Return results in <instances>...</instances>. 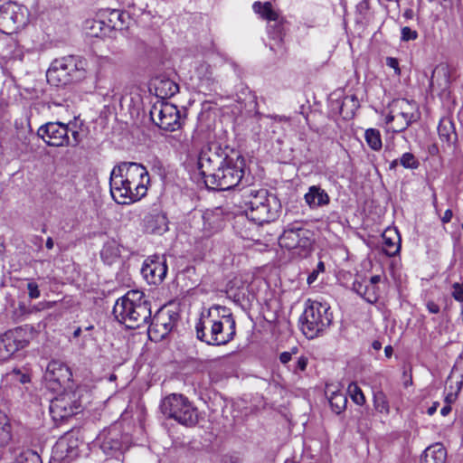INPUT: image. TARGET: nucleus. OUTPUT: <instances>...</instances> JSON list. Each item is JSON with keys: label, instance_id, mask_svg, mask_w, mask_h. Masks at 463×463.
<instances>
[{"label": "nucleus", "instance_id": "nucleus-1", "mask_svg": "<svg viewBox=\"0 0 463 463\" xmlns=\"http://www.w3.org/2000/svg\"><path fill=\"white\" fill-rule=\"evenodd\" d=\"M113 315L128 328H138L151 317L150 302L142 291L129 290L116 301Z\"/></svg>", "mask_w": 463, "mask_h": 463}, {"label": "nucleus", "instance_id": "nucleus-2", "mask_svg": "<svg viewBox=\"0 0 463 463\" xmlns=\"http://www.w3.org/2000/svg\"><path fill=\"white\" fill-rule=\"evenodd\" d=\"M242 203L247 218L257 224L276 220L281 209L278 197L263 188L246 190L242 194Z\"/></svg>", "mask_w": 463, "mask_h": 463}, {"label": "nucleus", "instance_id": "nucleus-3", "mask_svg": "<svg viewBox=\"0 0 463 463\" xmlns=\"http://www.w3.org/2000/svg\"><path fill=\"white\" fill-rule=\"evenodd\" d=\"M248 183L245 158L233 150H230L228 159L205 180L208 188L223 191L239 185L245 186Z\"/></svg>", "mask_w": 463, "mask_h": 463}, {"label": "nucleus", "instance_id": "nucleus-4", "mask_svg": "<svg viewBox=\"0 0 463 463\" xmlns=\"http://www.w3.org/2000/svg\"><path fill=\"white\" fill-rule=\"evenodd\" d=\"M86 61L79 56H65L55 59L46 72L49 83L60 86L67 85L85 77Z\"/></svg>", "mask_w": 463, "mask_h": 463}, {"label": "nucleus", "instance_id": "nucleus-5", "mask_svg": "<svg viewBox=\"0 0 463 463\" xmlns=\"http://www.w3.org/2000/svg\"><path fill=\"white\" fill-rule=\"evenodd\" d=\"M162 413L182 425L193 427L198 422L197 409L182 394L166 396L160 405Z\"/></svg>", "mask_w": 463, "mask_h": 463}, {"label": "nucleus", "instance_id": "nucleus-6", "mask_svg": "<svg viewBox=\"0 0 463 463\" xmlns=\"http://www.w3.org/2000/svg\"><path fill=\"white\" fill-rule=\"evenodd\" d=\"M302 331L307 338H314L329 326L332 314L329 307L318 301H309L303 313Z\"/></svg>", "mask_w": 463, "mask_h": 463}, {"label": "nucleus", "instance_id": "nucleus-7", "mask_svg": "<svg viewBox=\"0 0 463 463\" xmlns=\"http://www.w3.org/2000/svg\"><path fill=\"white\" fill-rule=\"evenodd\" d=\"M313 235L310 230L296 222L287 226L279 236V243L281 248L293 250L294 253L305 257L311 250Z\"/></svg>", "mask_w": 463, "mask_h": 463}, {"label": "nucleus", "instance_id": "nucleus-8", "mask_svg": "<svg viewBox=\"0 0 463 463\" xmlns=\"http://www.w3.org/2000/svg\"><path fill=\"white\" fill-rule=\"evenodd\" d=\"M214 332L211 345H223L233 340L236 335V321L230 308L214 305Z\"/></svg>", "mask_w": 463, "mask_h": 463}, {"label": "nucleus", "instance_id": "nucleus-9", "mask_svg": "<svg viewBox=\"0 0 463 463\" xmlns=\"http://www.w3.org/2000/svg\"><path fill=\"white\" fill-rule=\"evenodd\" d=\"M150 118L157 127L165 131H175L182 126L180 110L174 104L164 100L152 106Z\"/></svg>", "mask_w": 463, "mask_h": 463}, {"label": "nucleus", "instance_id": "nucleus-10", "mask_svg": "<svg viewBox=\"0 0 463 463\" xmlns=\"http://www.w3.org/2000/svg\"><path fill=\"white\" fill-rule=\"evenodd\" d=\"M229 155L230 152L222 149L216 142L209 143L202 149L198 158V168L204 181L209 179V175H213V171L221 167Z\"/></svg>", "mask_w": 463, "mask_h": 463}, {"label": "nucleus", "instance_id": "nucleus-11", "mask_svg": "<svg viewBox=\"0 0 463 463\" xmlns=\"http://www.w3.org/2000/svg\"><path fill=\"white\" fill-rule=\"evenodd\" d=\"M27 22L26 9L14 2H6L0 5V31L12 33L23 27Z\"/></svg>", "mask_w": 463, "mask_h": 463}, {"label": "nucleus", "instance_id": "nucleus-12", "mask_svg": "<svg viewBox=\"0 0 463 463\" xmlns=\"http://www.w3.org/2000/svg\"><path fill=\"white\" fill-rule=\"evenodd\" d=\"M126 168H128V162H123L115 166L111 171L109 178L111 196L116 203L120 204L129 203V194H132Z\"/></svg>", "mask_w": 463, "mask_h": 463}, {"label": "nucleus", "instance_id": "nucleus-13", "mask_svg": "<svg viewBox=\"0 0 463 463\" xmlns=\"http://www.w3.org/2000/svg\"><path fill=\"white\" fill-rule=\"evenodd\" d=\"M126 174L128 175L129 186L131 188L130 203L143 198L147 193V185L150 178L145 166L137 163L128 162Z\"/></svg>", "mask_w": 463, "mask_h": 463}, {"label": "nucleus", "instance_id": "nucleus-14", "mask_svg": "<svg viewBox=\"0 0 463 463\" xmlns=\"http://www.w3.org/2000/svg\"><path fill=\"white\" fill-rule=\"evenodd\" d=\"M80 407L76 392H64L52 400L50 413L53 420H63L76 414Z\"/></svg>", "mask_w": 463, "mask_h": 463}, {"label": "nucleus", "instance_id": "nucleus-15", "mask_svg": "<svg viewBox=\"0 0 463 463\" xmlns=\"http://www.w3.org/2000/svg\"><path fill=\"white\" fill-rule=\"evenodd\" d=\"M71 376L70 368L64 363L52 360L48 364L43 375L45 387L58 392L71 381Z\"/></svg>", "mask_w": 463, "mask_h": 463}, {"label": "nucleus", "instance_id": "nucleus-16", "mask_svg": "<svg viewBox=\"0 0 463 463\" xmlns=\"http://www.w3.org/2000/svg\"><path fill=\"white\" fill-rule=\"evenodd\" d=\"M28 344L26 331L22 327L6 331L0 335V362L8 360L14 353L24 348Z\"/></svg>", "mask_w": 463, "mask_h": 463}, {"label": "nucleus", "instance_id": "nucleus-17", "mask_svg": "<svg viewBox=\"0 0 463 463\" xmlns=\"http://www.w3.org/2000/svg\"><path fill=\"white\" fill-rule=\"evenodd\" d=\"M176 318L175 312L165 308L159 309L148 327L149 338L155 342L164 339L172 331Z\"/></svg>", "mask_w": 463, "mask_h": 463}, {"label": "nucleus", "instance_id": "nucleus-18", "mask_svg": "<svg viewBox=\"0 0 463 463\" xmlns=\"http://www.w3.org/2000/svg\"><path fill=\"white\" fill-rule=\"evenodd\" d=\"M37 135L48 146H68L69 125L61 122H48L39 128Z\"/></svg>", "mask_w": 463, "mask_h": 463}, {"label": "nucleus", "instance_id": "nucleus-19", "mask_svg": "<svg viewBox=\"0 0 463 463\" xmlns=\"http://www.w3.org/2000/svg\"><path fill=\"white\" fill-rule=\"evenodd\" d=\"M98 441L105 454L114 455L128 447L129 439L127 435L121 433L118 425H112L98 436Z\"/></svg>", "mask_w": 463, "mask_h": 463}, {"label": "nucleus", "instance_id": "nucleus-20", "mask_svg": "<svg viewBox=\"0 0 463 463\" xmlns=\"http://www.w3.org/2000/svg\"><path fill=\"white\" fill-rule=\"evenodd\" d=\"M141 273L149 284H160L167 273L165 258L159 255L147 258L143 263Z\"/></svg>", "mask_w": 463, "mask_h": 463}, {"label": "nucleus", "instance_id": "nucleus-21", "mask_svg": "<svg viewBox=\"0 0 463 463\" xmlns=\"http://www.w3.org/2000/svg\"><path fill=\"white\" fill-rule=\"evenodd\" d=\"M395 116L401 119V123L393 129L394 132H401L405 130L411 122L417 118L416 111L417 107L414 103L410 102L408 99H400L392 101Z\"/></svg>", "mask_w": 463, "mask_h": 463}, {"label": "nucleus", "instance_id": "nucleus-22", "mask_svg": "<svg viewBox=\"0 0 463 463\" xmlns=\"http://www.w3.org/2000/svg\"><path fill=\"white\" fill-rule=\"evenodd\" d=\"M252 9L262 19L275 23L274 27L276 31L270 33V34L274 39H279V41H281L283 29L282 18L280 17L279 13L272 8L271 3H261L260 1H257L253 4Z\"/></svg>", "mask_w": 463, "mask_h": 463}, {"label": "nucleus", "instance_id": "nucleus-23", "mask_svg": "<svg viewBox=\"0 0 463 463\" xmlns=\"http://www.w3.org/2000/svg\"><path fill=\"white\" fill-rule=\"evenodd\" d=\"M202 237L209 238L222 231L225 225L223 214L220 209L206 211L201 215Z\"/></svg>", "mask_w": 463, "mask_h": 463}, {"label": "nucleus", "instance_id": "nucleus-24", "mask_svg": "<svg viewBox=\"0 0 463 463\" xmlns=\"http://www.w3.org/2000/svg\"><path fill=\"white\" fill-rule=\"evenodd\" d=\"M214 305L210 307L207 310L202 312L201 317L195 326L196 336L202 342L207 345H212L213 342L214 332Z\"/></svg>", "mask_w": 463, "mask_h": 463}, {"label": "nucleus", "instance_id": "nucleus-25", "mask_svg": "<svg viewBox=\"0 0 463 463\" xmlns=\"http://www.w3.org/2000/svg\"><path fill=\"white\" fill-rule=\"evenodd\" d=\"M304 199L310 209L323 207L328 205L330 203L328 194L318 185L310 186Z\"/></svg>", "mask_w": 463, "mask_h": 463}, {"label": "nucleus", "instance_id": "nucleus-26", "mask_svg": "<svg viewBox=\"0 0 463 463\" xmlns=\"http://www.w3.org/2000/svg\"><path fill=\"white\" fill-rule=\"evenodd\" d=\"M195 77L201 90H212L215 85L213 69L208 63L203 62L196 67Z\"/></svg>", "mask_w": 463, "mask_h": 463}, {"label": "nucleus", "instance_id": "nucleus-27", "mask_svg": "<svg viewBox=\"0 0 463 463\" xmlns=\"http://www.w3.org/2000/svg\"><path fill=\"white\" fill-rule=\"evenodd\" d=\"M383 250L390 257L395 256L401 250V237L394 229H387L383 233Z\"/></svg>", "mask_w": 463, "mask_h": 463}, {"label": "nucleus", "instance_id": "nucleus-28", "mask_svg": "<svg viewBox=\"0 0 463 463\" xmlns=\"http://www.w3.org/2000/svg\"><path fill=\"white\" fill-rule=\"evenodd\" d=\"M353 290L370 304L376 303L379 298L378 286L369 285L366 279L354 280Z\"/></svg>", "mask_w": 463, "mask_h": 463}, {"label": "nucleus", "instance_id": "nucleus-29", "mask_svg": "<svg viewBox=\"0 0 463 463\" xmlns=\"http://www.w3.org/2000/svg\"><path fill=\"white\" fill-rule=\"evenodd\" d=\"M446 458V449L440 443H436L424 450L420 463H445Z\"/></svg>", "mask_w": 463, "mask_h": 463}, {"label": "nucleus", "instance_id": "nucleus-30", "mask_svg": "<svg viewBox=\"0 0 463 463\" xmlns=\"http://www.w3.org/2000/svg\"><path fill=\"white\" fill-rule=\"evenodd\" d=\"M154 88L156 97L162 99L170 98L179 91V86L168 78L156 79L154 81Z\"/></svg>", "mask_w": 463, "mask_h": 463}, {"label": "nucleus", "instance_id": "nucleus-31", "mask_svg": "<svg viewBox=\"0 0 463 463\" xmlns=\"http://www.w3.org/2000/svg\"><path fill=\"white\" fill-rule=\"evenodd\" d=\"M438 133L439 139L446 143L448 146H451L456 143L458 139L455 127L449 118H442L438 126Z\"/></svg>", "mask_w": 463, "mask_h": 463}, {"label": "nucleus", "instance_id": "nucleus-32", "mask_svg": "<svg viewBox=\"0 0 463 463\" xmlns=\"http://www.w3.org/2000/svg\"><path fill=\"white\" fill-rule=\"evenodd\" d=\"M146 227L152 233L162 234L168 230L165 215L161 213L149 214L146 217Z\"/></svg>", "mask_w": 463, "mask_h": 463}, {"label": "nucleus", "instance_id": "nucleus-33", "mask_svg": "<svg viewBox=\"0 0 463 463\" xmlns=\"http://www.w3.org/2000/svg\"><path fill=\"white\" fill-rule=\"evenodd\" d=\"M120 257L119 244L115 240L106 241L100 250V258L104 263L111 265Z\"/></svg>", "mask_w": 463, "mask_h": 463}, {"label": "nucleus", "instance_id": "nucleus-34", "mask_svg": "<svg viewBox=\"0 0 463 463\" xmlns=\"http://www.w3.org/2000/svg\"><path fill=\"white\" fill-rule=\"evenodd\" d=\"M326 392L328 395L332 411L336 414L342 413L346 408V395L341 391H331L329 387H327Z\"/></svg>", "mask_w": 463, "mask_h": 463}, {"label": "nucleus", "instance_id": "nucleus-35", "mask_svg": "<svg viewBox=\"0 0 463 463\" xmlns=\"http://www.w3.org/2000/svg\"><path fill=\"white\" fill-rule=\"evenodd\" d=\"M364 138L367 145L373 150H380L382 148V138L379 130L374 128H369L365 131Z\"/></svg>", "mask_w": 463, "mask_h": 463}, {"label": "nucleus", "instance_id": "nucleus-36", "mask_svg": "<svg viewBox=\"0 0 463 463\" xmlns=\"http://www.w3.org/2000/svg\"><path fill=\"white\" fill-rule=\"evenodd\" d=\"M374 409L383 414H389L390 406L386 395L383 392H378L373 395Z\"/></svg>", "mask_w": 463, "mask_h": 463}, {"label": "nucleus", "instance_id": "nucleus-37", "mask_svg": "<svg viewBox=\"0 0 463 463\" xmlns=\"http://www.w3.org/2000/svg\"><path fill=\"white\" fill-rule=\"evenodd\" d=\"M11 439V426L5 416L0 415V446L6 445Z\"/></svg>", "mask_w": 463, "mask_h": 463}, {"label": "nucleus", "instance_id": "nucleus-38", "mask_svg": "<svg viewBox=\"0 0 463 463\" xmlns=\"http://www.w3.org/2000/svg\"><path fill=\"white\" fill-rule=\"evenodd\" d=\"M352 401L356 403L357 405H364L365 402V397L361 390V388L355 383H351L348 385L347 389Z\"/></svg>", "mask_w": 463, "mask_h": 463}, {"label": "nucleus", "instance_id": "nucleus-39", "mask_svg": "<svg viewBox=\"0 0 463 463\" xmlns=\"http://www.w3.org/2000/svg\"><path fill=\"white\" fill-rule=\"evenodd\" d=\"M400 164L410 169H416L419 166V162L411 153H404L400 158Z\"/></svg>", "mask_w": 463, "mask_h": 463}, {"label": "nucleus", "instance_id": "nucleus-40", "mask_svg": "<svg viewBox=\"0 0 463 463\" xmlns=\"http://www.w3.org/2000/svg\"><path fill=\"white\" fill-rule=\"evenodd\" d=\"M17 463H42L41 457L34 451L24 453Z\"/></svg>", "mask_w": 463, "mask_h": 463}, {"label": "nucleus", "instance_id": "nucleus-41", "mask_svg": "<svg viewBox=\"0 0 463 463\" xmlns=\"http://www.w3.org/2000/svg\"><path fill=\"white\" fill-rule=\"evenodd\" d=\"M436 75H442L444 77V86L449 84V71L446 67H437L433 71L430 81V87L432 88L434 85V77Z\"/></svg>", "mask_w": 463, "mask_h": 463}, {"label": "nucleus", "instance_id": "nucleus-42", "mask_svg": "<svg viewBox=\"0 0 463 463\" xmlns=\"http://www.w3.org/2000/svg\"><path fill=\"white\" fill-rule=\"evenodd\" d=\"M418 38V33L415 30L411 29L408 26L402 28L401 39L403 42L416 40Z\"/></svg>", "mask_w": 463, "mask_h": 463}, {"label": "nucleus", "instance_id": "nucleus-43", "mask_svg": "<svg viewBox=\"0 0 463 463\" xmlns=\"http://www.w3.org/2000/svg\"><path fill=\"white\" fill-rule=\"evenodd\" d=\"M452 297L458 302H463V283L456 282L452 285Z\"/></svg>", "mask_w": 463, "mask_h": 463}, {"label": "nucleus", "instance_id": "nucleus-44", "mask_svg": "<svg viewBox=\"0 0 463 463\" xmlns=\"http://www.w3.org/2000/svg\"><path fill=\"white\" fill-rule=\"evenodd\" d=\"M325 271V264L323 261H319L317 263V269H314L310 274L309 276L307 277V283L309 285H311L312 283H314L317 279V276L320 272H324Z\"/></svg>", "mask_w": 463, "mask_h": 463}, {"label": "nucleus", "instance_id": "nucleus-45", "mask_svg": "<svg viewBox=\"0 0 463 463\" xmlns=\"http://www.w3.org/2000/svg\"><path fill=\"white\" fill-rule=\"evenodd\" d=\"M70 132L71 134V137H69V144H68V146H78L81 142V140H82V137H81V135H80V131L72 129V128H71L69 127V133Z\"/></svg>", "mask_w": 463, "mask_h": 463}, {"label": "nucleus", "instance_id": "nucleus-46", "mask_svg": "<svg viewBox=\"0 0 463 463\" xmlns=\"http://www.w3.org/2000/svg\"><path fill=\"white\" fill-rule=\"evenodd\" d=\"M27 290H28L29 298L32 299L38 298L41 295L38 285L33 281H30L27 284Z\"/></svg>", "mask_w": 463, "mask_h": 463}, {"label": "nucleus", "instance_id": "nucleus-47", "mask_svg": "<svg viewBox=\"0 0 463 463\" xmlns=\"http://www.w3.org/2000/svg\"><path fill=\"white\" fill-rule=\"evenodd\" d=\"M386 65L394 71V74L396 76L401 75V69L399 66V61L396 58L393 57H387L386 58Z\"/></svg>", "mask_w": 463, "mask_h": 463}, {"label": "nucleus", "instance_id": "nucleus-48", "mask_svg": "<svg viewBox=\"0 0 463 463\" xmlns=\"http://www.w3.org/2000/svg\"><path fill=\"white\" fill-rule=\"evenodd\" d=\"M30 311L26 307L24 303H19L18 307L14 310V316L16 317V319H22V317L24 315L29 314Z\"/></svg>", "mask_w": 463, "mask_h": 463}, {"label": "nucleus", "instance_id": "nucleus-49", "mask_svg": "<svg viewBox=\"0 0 463 463\" xmlns=\"http://www.w3.org/2000/svg\"><path fill=\"white\" fill-rule=\"evenodd\" d=\"M13 375H19L17 378V382L20 383H25L29 382V377L27 374L23 373L19 369L13 370Z\"/></svg>", "mask_w": 463, "mask_h": 463}, {"label": "nucleus", "instance_id": "nucleus-50", "mask_svg": "<svg viewBox=\"0 0 463 463\" xmlns=\"http://www.w3.org/2000/svg\"><path fill=\"white\" fill-rule=\"evenodd\" d=\"M308 360L306 356H300L297 363V368L300 371H305L307 365Z\"/></svg>", "mask_w": 463, "mask_h": 463}, {"label": "nucleus", "instance_id": "nucleus-51", "mask_svg": "<svg viewBox=\"0 0 463 463\" xmlns=\"http://www.w3.org/2000/svg\"><path fill=\"white\" fill-rule=\"evenodd\" d=\"M426 306L427 309L431 314H438L439 312V307L434 301H429Z\"/></svg>", "mask_w": 463, "mask_h": 463}, {"label": "nucleus", "instance_id": "nucleus-52", "mask_svg": "<svg viewBox=\"0 0 463 463\" xmlns=\"http://www.w3.org/2000/svg\"><path fill=\"white\" fill-rule=\"evenodd\" d=\"M292 354L289 352H283L279 355V360L282 364H287L291 360Z\"/></svg>", "mask_w": 463, "mask_h": 463}, {"label": "nucleus", "instance_id": "nucleus-53", "mask_svg": "<svg viewBox=\"0 0 463 463\" xmlns=\"http://www.w3.org/2000/svg\"><path fill=\"white\" fill-rule=\"evenodd\" d=\"M395 119H398V118L395 116L393 105L392 104L390 113L386 117V123L390 124V123L393 122Z\"/></svg>", "mask_w": 463, "mask_h": 463}, {"label": "nucleus", "instance_id": "nucleus-54", "mask_svg": "<svg viewBox=\"0 0 463 463\" xmlns=\"http://www.w3.org/2000/svg\"><path fill=\"white\" fill-rule=\"evenodd\" d=\"M452 216H453V213H452V211L451 210H447L443 216L441 217V221L443 223H448L451 221L452 219Z\"/></svg>", "mask_w": 463, "mask_h": 463}, {"label": "nucleus", "instance_id": "nucleus-55", "mask_svg": "<svg viewBox=\"0 0 463 463\" xmlns=\"http://www.w3.org/2000/svg\"><path fill=\"white\" fill-rule=\"evenodd\" d=\"M457 399V395L453 392H449L445 397V403L446 405H450L453 403Z\"/></svg>", "mask_w": 463, "mask_h": 463}, {"label": "nucleus", "instance_id": "nucleus-56", "mask_svg": "<svg viewBox=\"0 0 463 463\" xmlns=\"http://www.w3.org/2000/svg\"><path fill=\"white\" fill-rule=\"evenodd\" d=\"M382 278L380 275H374L373 277H371V279L369 280H367V282L369 283V285H374V286H377V284L381 281Z\"/></svg>", "mask_w": 463, "mask_h": 463}, {"label": "nucleus", "instance_id": "nucleus-57", "mask_svg": "<svg viewBox=\"0 0 463 463\" xmlns=\"http://www.w3.org/2000/svg\"><path fill=\"white\" fill-rule=\"evenodd\" d=\"M451 411V406L450 405H444L441 410H440V414L442 416H447L450 413Z\"/></svg>", "mask_w": 463, "mask_h": 463}, {"label": "nucleus", "instance_id": "nucleus-58", "mask_svg": "<svg viewBox=\"0 0 463 463\" xmlns=\"http://www.w3.org/2000/svg\"><path fill=\"white\" fill-rule=\"evenodd\" d=\"M121 16H122V14L119 13V11L118 10H113L111 13H110V21H112L113 19H118V20H120L121 19Z\"/></svg>", "mask_w": 463, "mask_h": 463}, {"label": "nucleus", "instance_id": "nucleus-59", "mask_svg": "<svg viewBox=\"0 0 463 463\" xmlns=\"http://www.w3.org/2000/svg\"><path fill=\"white\" fill-rule=\"evenodd\" d=\"M438 406H439V403L438 402H434L429 409H428V414L429 415H433L437 409H438Z\"/></svg>", "mask_w": 463, "mask_h": 463}, {"label": "nucleus", "instance_id": "nucleus-60", "mask_svg": "<svg viewBox=\"0 0 463 463\" xmlns=\"http://www.w3.org/2000/svg\"><path fill=\"white\" fill-rule=\"evenodd\" d=\"M392 353H393V349H392V347L391 345L385 346L384 354H385L387 358H390L392 355Z\"/></svg>", "mask_w": 463, "mask_h": 463}, {"label": "nucleus", "instance_id": "nucleus-61", "mask_svg": "<svg viewBox=\"0 0 463 463\" xmlns=\"http://www.w3.org/2000/svg\"><path fill=\"white\" fill-rule=\"evenodd\" d=\"M45 246L48 250H52L53 248L54 242L52 237L47 238Z\"/></svg>", "mask_w": 463, "mask_h": 463}, {"label": "nucleus", "instance_id": "nucleus-62", "mask_svg": "<svg viewBox=\"0 0 463 463\" xmlns=\"http://www.w3.org/2000/svg\"><path fill=\"white\" fill-rule=\"evenodd\" d=\"M372 347L374 350L379 351L382 348V343L380 341H378V340H375V341L373 342Z\"/></svg>", "mask_w": 463, "mask_h": 463}, {"label": "nucleus", "instance_id": "nucleus-63", "mask_svg": "<svg viewBox=\"0 0 463 463\" xmlns=\"http://www.w3.org/2000/svg\"><path fill=\"white\" fill-rule=\"evenodd\" d=\"M18 377H19V375H13V371L6 373V379L10 380V381L17 382Z\"/></svg>", "mask_w": 463, "mask_h": 463}, {"label": "nucleus", "instance_id": "nucleus-64", "mask_svg": "<svg viewBox=\"0 0 463 463\" xmlns=\"http://www.w3.org/2000/svg\"><path fill=\"white\" fill-rule=\"evenodd\" d=\"M67 446H68V442H67V440H66L65 439H61V440L57 443V447H58V448H61V449H63V448H65V447H67Z\"/></svg>", "mask_w": 463, "mask_h": 463}]
</instances>
